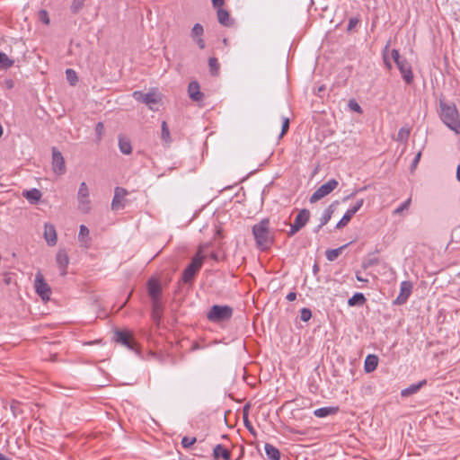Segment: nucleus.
<instances>
[{
	"label": "nucleus",
	"mask_w": 460,
	"mask_h": 460,
	"mask_svg": "<svg viewBox=\"0 0 460 460\" xmlns=\"http://www.w3.org/2000/svg\"><path fill=\"white\" fill-rule=\"evenodd\" d=\"M256 246L261 251L270 248L275 240V233L270 228V219L264 218L255 224L252 228Z\"/></svg>",
	"instance_id": "f257e3e1"
},
{
	"label": "nucleus",
	"mask_w": 460,
	"mask_h": 460,
	"mask_svg": "<svg viewBox=\"0 0 460 460\" xmlns=\"http://www.w3.org/2000/svg\"><path fill=\"white\" fill-rule=\"evenodd\" d=\"M440 118L454 132H460V118L455 104L440 102Z\"/></svg>",
	"instance_id": "f03ea898"
},
{
	"label": "nucleus",
	"mask_w": 460,
	"mask_h": 460,
	"mask_svg": "<svg viewBox=\"0 0 460 460\" xmlns=\"http://www.w3.org/2000/svg\"><path fill=\"white\" fill-rule=\"evenodd\" d=\"M208 245H209V243H205L203 245H200L198 249V252L192 258L190 265L183 270L181 279L184 283L191 282L194 279L196 274L201 269L203 261L205 259V255L203 254V250L208 248Z\"/></svg>",
	"instance_id": "7ed1b4c3"
},
{
	"label": "nucleus",
	"mask_w": 460,
	"mask_h": 460,
	"mask_svg": "<svg viewBox=\"0 0 460 460\" xmlns=\"http://www.w3.org/2000/svg\"><path fill=\"white\" fill-rule=\"evenodd\" d=\"M233 315V308L229 305H213L207 317L210 322L220 323L229 320Z\"/></svg>",
	"instance_id": "20e7f679"
},
{
	"label": "nucleus",
	"mask_w": 460,
	"mask_h": 460,
	"mask_svg": "<svg viewBox=\"0 0 460 460\" xmlns=\"http://www.w3.org/2000/svg\"><path fill=\"white\" fill-rule=\"evenodd\" d=\"M76 198L78 209L84 214L89 213L92 202L90 199V190L84 181L80 183Z\"/></svg>",
	"instance_id": "39448f33"
},
{
	"label": "nucleus",
	"mask_w": 460,
	"mask_h": 460,
	"mask_svg": "<svg viewBox=\"0 0 460 460\" xmlns=\"http://www.w3.org/2000/svg\"><path fill=\"white\" fill-rule=\"evenodd\" d=\"M339 185L338 181L335 179H331L324 184L321 185L310 197V202L315 203L318 200L322 199L325 196L329 195L332 190H334Z\"/></svg>",
	"instance_id": "423d86ee"
},
{
	"label": "nucleus",
	"mask_w": 460,
	"mask_h": 460,
	"mask_svg": "<svg viewBox=\"0 0 460 460\" xmlns=\"http://www.w3.org/2000/svg\"><path fill=\"white\" fill-rule=\"evenodd\" d=\"M132 96L135 100L140 102H143L145 103L146 105L148 106V108L152 111H155L156 108L155 107V105L158 104L159 102H160V98L158 97V95L156 94L155 92H150V93H142L141 91H135L133 93H132Z\"/></svg>",
	"instance_id": "0eeeda50"
},
{
	"label": "nucleus",
	"mask_w": 460,
	"mask_h": 460,
	"mask_svg": "<svg viewBox=\"0 0 460 460\" xmlns=\"http://www.w3.org/2000/svg\"><path fill=\"white\" fill-rule=\"evenodd\" d=\"M34 288L36 293L42 298V300L49 299L51 289L40 272H38L35 275Z\"/></svg>",
	"instance_id": "6e6552de"
},
{
	"label": "nucleus",
	"mask_w": 460,
	"mask_h": 460,
	"mask_svg": "<svg viewBox=\"0 0 460 460\" xmlns=\"http://www.w3.org/2000/svg\"><path fill=\"white\" fill-rule=\"evenodd\" d=\"M52 169L57 175H63L66 171L64 156L56 147L52 148Z\"/></svg>",
	"instance_id": "1a4fd4ad"
},
{
	"label": "nucleus",
	"mask_w": 460,
	"mask_h": 460,
	"mask_svg": "<svg viewBox=\"0 0 460 460\" xmlns=\"http://www.w3.org/2000/svg\"><path fill=\"white\" fill-rule=\"evenodd\" d=\"M115 341L126 346L130 349H135L136 342L134 341L133 335L130 332L128 331H117L114 336Z\"/></svg>",
	"instance_id": "9d476101"
},
{
	"label": "nucleus",
	"mask_w": 460,
	"mask_h": 460,
	"mask_svg": "<svg viewBox=\"0 0 460 460\" xmlns=\"http://www.w3.org/2000/svg\"><path fill=\"white\" fill-rule=\"evenodd\" d=\"M411 291L412 284L410 281H402L400 286V293L394 303L398 305L405 304L411 296Z\"/></svg>",
	"instance_id": "9b49d317"
},
{
	"label": "nucleus",
	"mask_w": 460,
	"mask_h": 460,
	"mask_svg": "<svg viewBox=\"0 0 460 460\" xmlns=\"http://www.w3.org/2000/svg\"><path fill=\"white\" fill-rule=\"evenodd\" d=\"M147 292L152 301L161 300L162 286L158 279H150L147 281Z\"/></svg>",
	"instance_id": "f8f14e48"
},
{
	"label": "nucleus",
	"mask_w": 460,
	"mask_h": 460,
	"mask_svg": "<svg viewBox=\"0 0 460 460\" xmlns=\"http://www.w3.org/2000/svg\"><path fill=\"white\" fill-rule=\"evenodd\" d=\"M128 195L127 190L117 187L114 190V197L111 202V208L113 210H119L124 208L125 197Z\"/></svg>",
	"instance_id": "ddd939ff"
},
{
	"label": "nucleus",
	"mask_w": 460,
	"mask_h": 460,
	"mask_svg": "<svg viewBox=\"0 0 460 460\" xmlns=\"http://www.w3.org/2000/svg\"><path fill=\"white\" fill-rule=\"evenodd\" d=\"M398 69L400 70V73L403 78V80L407 84H411L413 81V74L411 70V65L408 63V61L404 58L401 62L396 64Z\"/></svg>",
	"instance_id": "4468645a"
},
{
	"label": "nucleus",
	"mask_w": 460,
	"mask_h": 460,
	"mask_svg": "<svg viewBox=\"0 0 460 460\" xmlns=\"http://www.w3.org/2000/svg\"><path fill=\"white\" fill-rule=\"evenodd\" d=\"M44 238L47 243L54 246L57 243L58 236L55 226L52 224L46 223L44 226Z\"/></svg>",
	"instance_id": "2eb2a0df"
},
{
	"label": "nucleus",
	"mask_w": 460,
	"mask_h": 460,
	"mask_svg": "<svg viewBox=\"0 0 460 460\" xmlns=\"http://www.w3.org/2000/svg\"><path fill=\"white\" fill-rule=\"evenodd\" d=\"M188 93L190 98L195 102H200L204 98V93L200 92V87L197 81H192L189 84Z\"/></svg>",
	"instance_id": "dca6fc26"
},
{
	"label": "nucleus",
	"mask_w": 460,
	"mask_h": 460,
	"mask_svg": "<svg viewBox=\"0 0 460 460\" xmlns=\"http://www.w3.org/2000/svg\"><path fill=\"white\" fill-rule=\"evenodd\" d=\"M57 264L60 270V274L65 276L66 274V268L69 263V257L66 251L60 250L56 257Z\"/></svg>",
	"instance_id": "f3484780"
},
{
	"label": "nucleus",
	"mask_w": 460,
	"mask_h": 460,
	"mask_svg": "<svg viewBox=\"0 0 460 460\" xmlns=\"http://www.w3.org/2000/svg\"><path fill=\"white\" fill-rule=\"evenodd\" d=\"M310 219V211L308 209H301L296 215L294 225H296V229H302Z\"/></svg>",
	"instance_id": "a211bd4d"
},
{
	"label": "nucleus",
	"mask_w": 460,
	"mask_h": 460,
	"mask_svg": "<svg viewBox=\"0 0 460 460\" xmlns=\"http://www.w3.org/2000/svg\"><path fill=\"white\" fill-rule=\"evenodd\" d=\"M163 310L164 307L161 300L152 301V318L156 323H159L162 319Z\"/></svg>",
	"instance_id": "6ab92c4d"
},
{
	"label": "nucleus",
	"mask_w": 460,
	"mask_h": 460,
	"mask_svg": "<svg viewBox=\"0 0 460 460\" xmlns=\"http://www.w3.org/2000/svg\"><path fill=\"white\" fill-rule=\"evenodd\" d=\"M378 357L376 355H368L364 363V369L366 373H371L377 367Z\"/></svg>",
	"instance_id": "aec40b11"
},
{
	"label": "nucleus",
	"mask_w": 460,
	"mask_h": 460,
	"mask_svg": "<svg viewBox=\"0 0 460 460\" xmlns=\"http://www.w3.org/2000/svg\"><path fill=\"white\" fill-rule=\"evenodd\" d=\"M213 455L216 459L222 457L224 460H230L232 456L231 452L220 444L214 447Z\"/></svg>",
	"instance_id": "412c9836"
},
{
	"label": "nucleus",
	"mask_w": 460,
	"mask_h": 460,
	"mask_svg": "<svg viewBox=\"0 0 460 460\" xmlns=\"http://www.w3.org/2000/svg\"><path fill=\"white\" fill-rule=\"evenodd\" d=\"M426 384V380H422L419 382L418 384H413L410 385L409 387L402 389L401 392V395L402 397H408L410 395H412L420 391V389Z\"/></svg>",
	"instance_id": "4be33fe9"
},
{
	"label": "nucleus",
	"mask_w": 460,
	"mask_h": 460,
	"mask_svg": "<svg viewBox=\"0 0 460 460\" xmlns=\"http://www.w3.org/2000/svg\"><path fill=\"white\" fill-rule=\"evenodd\" d=\"M22 195L32 204L37 203L41 198V192L38 189L25 190Z\"/></svg>",
	"instance_id": "5701e85b"
},
{
	"label": "nucleus",
	"mask_w": 460,
	"mask_h": 460,
	"mask_svg": "<svg viewBox=\"0 0 460 460\" xmlns=\"http://www.w3.org/2000/svg\"><path fill=\"white\" fill-rule=\"evenodd\" d=\"M337 407H323L314 411V415L318 418H325L329 415L337 413Z\"/></svg>",
	"instance_id": "b1692460"
},
{
	"label": "nucleus",
	"mask_w": 460,
	"mask_h": 460,
	"mask_svg": "<svg viewBox=\"0 0 460 460\" xmlns=\"http://www.w3.org/2000/svg\"><path fill=\"white\" fill-rule=\"evenodd\" d=\"M119 147L122 154L130 155L132 153V146L130 140L125 137H119Z\"/></svg>",
	"instance_id": "393cba45"
},
{
	"label": "nucleus",
	"mask_w": 460,
	"mask_h": 460,
	"mask_svg": "<svg viewBox=\"0 0 460 460\" xmlns=\"http://www.w3.org/2000/svg\"><path fill=\"white\" fill-rule=\"evenodd\" d=\"M264 447L266 455L270 460H280V452L276 447L266 443Z\"/></svg>",
	"instance_id": "a878e982"
},
{
	"label": "nucleus",
	"mask_w": 460,
	"mask_h": 460,
	"mask_svg": "<svg viewBox=\"0 0 460 460\" xmlns=\"http://www.w3.org/2000/svg\"><path fill=\"white\" fill-rule=\"evenodd\" d=\"M88 235L89 229L84 225L80 226L78 238L79 241L82 243L83 246H84L85 248L90 246V239L88 238Z\"/></svg>",
	"instance_id": "bb28decb"
},
{
	"label": "nucleus",
	"mask_w": 460,
	"mask_h": 460,
	"mask_svg": "<svg viewBox=\"0 0 460 460\" xmlns=\"http://www.w3.org/2000/svg\"><path fill=\"white\" fill-rule=\"evenodd\" d=\"M217 19L224 26H229L231 24L229 13L223 8L217 10Z\"/></svg>",
	"instance_id": "cd10ccee"
},
{
	"label": "nucleus",
	"mask_w": 460,
	"mask_h": 460,
	"mask_svg": "<svg viewBox=\"0 0 460 460\" xmlns=\"http://www.w3.org/2000/svg\"><path fill=\"white\" fill-rule=\"evenodd\" d=\"M209 72L212 75L219 74L220 64L217 58L211 57L208 58Z\"/></svg>",
	"instance_id": "c85d7f7f"
},
{
	"label": "nucleus",
	"mask_w": 460,
	"mask_h": 460,
	"mask_svg": "<svg viewBox=\"0 0 460 460\" xmlns=\"http://www.w3.org/2000/svg\"><path fill=\"white\" fill-rule=\"evenodd\" d=\"M14 61L5 53L0 52V68L7 69L13 66Z\"/></svg>",
	"instance_id": "c756f323"
},
{
	"label": "nucleus",
	"mask_w": 460,
	"mask_h": 460,
	"mask_svg": "<svg viewBox=\"0 0 460 460\" xmlns=\"http://www.w3.org/2000/svg\"><path fill=\"white\" fill-rule=\"evenodd\" d=\"M366 302V298L362 293L354 294L348 301L349 305L354 306L357 305H363Z\"/></svg>",
	"instance_id": "7c9ffc66"
},
{
	"label": "nucleus",
	"mask_w": 460,
	"mask_h": 460,
	"mask_svg": "<svg viewBox=\"0 0 460 460\" xmlns=\"http://www.w3.org/2000/svg\"><path fill=\"white\" fill-rule=\"evenodd\" d=\"M161 138L166 144H169L172 141L170 130L166 121H163L161 125Z\"/></svg>",
	"instance_id": "2f4dec72"
},
{
	"label": "nucleus",
	"mask_w": 460,
	"mask_h": 460,
	"mask_svg": "<svg viewBox=\"0 0 460 460\" xmlns=\"http://www.w3.org/2000/svg\"><path fill=\"white\" fill-rule=\"evenodd\" d=\"M332 213H333V209H332V206H330L329 208H327L324 210L322 217L320 218L319 227L323 226L330 221V219L332 218Z\"/></svg>",
	"instance_id": "473e14b6"
},
{
	"label": "nucleus",
	"mask_w": 460,
	"mask_h": 460,
	"mask_svg": "<svg viewBox=\"0 0 460 460\" xmlns=\"http://www.w3.org/2000/svg\"><path fill=\"white\" fill-rule=\"evenodd\" d=\"M352 217H353V215L349 210H347L346 213L341 217V219L337 223L336 228H338V229L343 228L344 226H346L349 224V222L351 220Z\"/></svg>",
	"instance_id": "72a5a7b5"
},
{
	"label": "nucleus",
	"mask_w": 460,
	"mask_h": 460,
	"mask_svg": "<svg viewBox=\"0 0 460 460\" xmlns=\"http://www.w3.org/2000/svg\"><path fill=\"white\" fill-rule=\"evenodd\" d=\"M204 33V28L201 24L196 23L192 27L190 36L192 39L201 38Z\"/></svg>",
	"instance_id": "f704fd0d"
},
{
	"label": "nucleus",
	"mask_w": 460,
	"mask_h": 460,
	"mask_svg": "<svg viewBox=\"0 0 460 460\" xmlns=\"http://www.w3.org/2000/svg\"><path fill=\"white\" fill-rule=\"evenodd\" d=\"M342 249H343V247L326 251L325 254H326L327 260L330 261H333L334 260H336L341 253Z\"/></svg>",
	"instance_id": "c9c22d12"
},
{
	"label": "nucleus",
	"mask_w": 460,
	"mask_h": 460,
	"mask_svg": "<svg viewBox=\"0 0 460 460\" xmlns=\"http://www.w3.org/2000/svg\"><path fill=\"white\" fill-rule=\"evenodd\" d=\"M66 75L67 81L70 83L71 85H75L77 83V75L75 70L68 68L66 70Z\"/></svg>",
	"instance_id": "e433bc0d"
},
{
	"label": "nucleus",
	"mask_w": 460,
	"mask_h": 460,
	"mask_svg": "<svg viewBox=\"0 0 460 460\" xmlns=\"http://www.w3.org/2000/svg\"><path fill=\"white\" fill-rule=\"evenodd\" d=\"M348 106H349V110L352 111H355L358 114L363 113L362 108L354 99H351L349 101Z\"/></svg>",
	"instance_id": "4c0bfd02"
},
{
	"label": "nucleus",
	"mask_w": 460,
	"mask_h": 460,
	"mask_svg": "<svg viewBox=\"0 0 460 460\" xmlns=\"http://www.w3.org/2000/svg\"><path fill=\"white\" fill-rule=\"evenodd\" d=\"M389 46H390V42H388L386 44V46L385 47V49H384L383 59H384V63H385L386 68L388 70H391L392 69V63H391V61H390V59L388 58V56H387Z\"/></svg>",
	"instance_id": "58836bf2"
},
{
	"label": "nucleus",
	"mask_w": 460,
	"mask_h": 460,
	"mask_svg": "<svg viewBox=\"0 0 460 460\" xmlns=\"http://www.w3.org/2000/svg\"><path fill=\"white\" fill-rule=\"evenodd\" d=\"M411 203V199L409 198L405 200L401 206H399L396 209L394 210V215L401 214L402 211L407 210L410 208Z\"/></svg>",
	"instance_id": "ea45409f"
},
{
	"label": "nucleus",
	"mask_w": 460,
	"mask_h": 460,
	"mask_svg": "<svg viewBox=\"0 0 460 460\" xmlns=\"http://www.w3.org/2000/svg\"><path fill=\"white\" fill-rule=\"evenodd\" d=\"M85 0H73L71 4V10L76 13L80 9L83 8Z\"/></svg>",
	"instance_id": "a19ab883"
},
{
	"label": "nucleus",
	"mask_w": 460,
	"mask_h": 460,
	"mask_svg": "<svg viewBox=\"0 0 460 460\" xmlns=\"http://www.w3.org/2000/svg\"><path fill=\"white\" fill-rule=\"evenodd\" d=\"M95 133L97 136V140L100 141L102 138L104 133V125L102 122H98L95 126Z\"/></svg>",
	"instance_id": "79ce46f5"
},
{
	"label": "nucleus",
	"mask_w": 460,
	"mask_h": 460,
	"mask_svg": "<svg viewBox=\"0 0 460 460\" xmlns=\"http://www.w3.org/2000/svg\"><path fill=\"white\" fill-rule=\"evenodd\" d=\"M196 442V438L183 437L181 439V446L184 448L190 447Z\"/></svg>",
	"instance_id": "37998d69"
},
{
	"label": "nucleus",
	"mask_w": 460,
	"mask_h": 460,
	"mask_svg": "<svg viewBox=\"0 0 460 460\" xmlns=\"http://www.w3.org/2000/svg\"><path fill=\"white\" fill-rule=\"evenodd\" d=\"M312 317V312L308 308H303L300 312V318L303 322H307Z\"/></svg>",
	"instance_id": "c03bdc74"
},
{
	"label": "nucleus",
	"mask_w": 460,
	"mask_h": 460,
	"mask_svg": "<svg viewBox=\"0 0 460 460\" xmlns=\"http://www.w3.org/2000/svg\"><path fill=\"white\" fill-rule=\"evenodd\" d=\"M289 119L288 118H283V122H282V128H281V132H280V135H279V138L283 137L284 135L288 131V128H289Z\"/></svg>",
	"instance_id": "a18cd8bd"
},
{
	"label": "nucleus",
	"mask_w": 460,
	"mask_h": 460,
	"mask_svg": "<svg viewBox=\"0 0 460 460\" xmlns=\"http://www.w3.org/2000/svg\"><path fill=\"white\" fill-rule=\"evenodd\" d=\"M363 204H364V199H360L356 202V204L353 207H351L348 210L354 216L361 208Z\"/></svg>",
	"instance_id": "49530a36"
},
{
	"label": "nucleus",
	"mask_w": 460,
	"mask_h": 460,
	"mask_svg": "<svg viewBox=\"0 0 460 460\" xmlns=\"http://www.w3.org/2000/svg\"><path fill=\"white\" fill-rule=\"evenodd\" d=\"M410 136V129L406 128H400L398 132V139L400 140H406L408 139Z\"/></svg>",
	"instance_id": "de8ad7c7"
},
{
	"label": "nucleus",
	"mask_w": 460,
	"mask_h": 460,
	"mask_svg": "<svg viewBox=\"0 0 460 460\" xmlns=\"http://www.w3.org/2000/svg\"><path fill=\"white\" fill-rule=\"evenodd\" d=\"M1 85L5 90H12L14 87V81L13 79H4Z\"/></svg>",
	"instance_id": "09e8293b"
},
{
	"label": "nucleus",
	"mask_w": 460,
	"mask_h": 460,
	"mask_svg": "<svg viewBox=\"0 0 460 460\" xmlns=\"http://www.w3.org/2000/svg\"><path fill=\"white\" fill-rule=\"evenodd\" d=\"M358 22H359V19L358 17H351L349 20L347 31H351L358 24Z\"/></svg>",
	"instance_id": "8fccbe9b"
},
{
	"label": "nucleus",
	"mask_w": 460,
	"mask_h": 460,
	"mask_svg": "<svg viewBox=\"0 0 460 460\" xmlns=\"http://www.w3.org/2000/svg\"><path fill=\"white\" fill-rule=\"evenodd\" d=\"M391 55H392V58L394 59L395 64H397L404 59V58H401L399 51L397 49H393L391 51Z\"/></svg>",
	"instance_id": "3c124183"
},
{
	"label": "nucleus",
	"mask_w": 460,
	"mask_h": 460,
	"mask_svg": "<svg viewBox=\"0 0 460 460\" xmlns=\"http://www.w3.org/2000/svg\"><path fill=\"white\" fill-rule=\"evenodd\" d=\"M40 20L46 23V24H49V16H48V13L46 11H41L40 13Z\"/></svg>",
	"instance_id": "603ef678"
},
{
	"label": "nucleus",
	"mask_w": 460,
	"mask_h": 460,
	"mask_svg": "<svg viewBox=\"0 0 460 460\" xmlns=\"http://www.w3.org/2000/svg\"><path fill=\"white\" fill-rule=\"evenodd\" d=\"M193 40L196 41L197 45L199 46V48L200 49H205L206 44H205V40H203L202 37L201 38H196V39H193Z\"/></svg>",
	"instance_id": "864d4df0"
},
{
	"label": "nucleus",
	"mask_w": 460,
	"mask_h": 460,
	"mask_svg": "<svg viewBox=\"0 0 460 460\" xmlns=\"http://www.w3.org/2000/svg\"><path fill=\"white\" fill-rule=\"evenodd\" d=\"M225 4V0H212V4L215 8H217V10L219 8H222V6L224 5Z\"/></svg>",
	"instance_id": "5fc2aeb1"
},
{
	"label": "nucleus",
	"mask_w": 460,
	"mask_h": 460,
	"mask_svg": "<svg viewBox=\"0 0 460 460\" xmlns=\"http://www.w3.org/2000/svg\"><path fill=\"white\" fill-rule=\"evenodd\" d=\"M301 229H296V225L292 224L289 232L288 233V236H292L296 234Z\"/></svg>",
	"instance_id": "6e6d98bb"
},
{
	"label": "nucleus",
	"mask_w": 460,
	"mask_h": 460,
	"mask_svg": "<svg viewBox=\"0 0 460 460\" xmlns=\"http://www.w3.org/2000/svg\"><path fill=\"white\" fill-rule=\"evenodd\" d=\"M296 298V294L295 292H290L287 295V299L288 301H294Z\"/></svg>",
	"instance_id": "4d7b16f0"
},
{
	"label": "nucleus",
	"mask_w": 460,
	"mask_h": 460,
	"mask_svg": "<svg viewBox=\"0 0 460 460\" xmlns=\"http://www.w3.org/2000/svg\"><path fill=\"white\" fill-rule=\"evenodd\" d=\"M244 423L245 427L249 429V431L252 432V434H255L254 429L252 426V424L248 420H244Z\"/></svg>",
	"instance_id": "13d9d810"
},
{
	"label": "nucleus",
	"mask_w": 460,
	"mask_h": 460,
	"mask_svg": "<svg viewBox=\"0 0 460 460\" xmlns=\"http://www.w3.org/2000/svg\"><path fill=\"white\" fill-rule=\"evenodd\" d=\"M356 278L358 281L360 282H367V279H364L363 277H361L359 274H357L356 275Z\"/></svg>",
	"instance_id": "bf43d9fd"
},
{
	"label": "nucleus",
	"mask_w": 460,
	"mask_h": 460,
	"mask_svg": "<svg viewBox=\"0 0 460 460\" xmlns=\"http://www.w3.org/2000/svg\"><path fill=\"white\" fill-rule=\"evenodd\" d=\"M456 178L460 181V164L458 165L456 170Z\"/></svg>",
	"instance_id": "052dcab7"
},
{
	"label": "nucleus",
	"mask_w": 460,
	"mask_h": 460,
	"mask_svg": "<svg viewBox=\"0 0 460 460\" xmlns=\"http://www.w3.org/2000/svg\"><path fill=\"white\" fill-rule=\"evenodd\" d=\"M0 460H11L8 456L0 453Z\"/></svg>",
	"instance_id": "680f3d73"
},
{
	"label": "nucleus",
	"mask_w": 460,
	"mask_h": 460,
	"mask_svg": "<svg viewBox=\"0 0 460 460\" xmlns=\"http://www.w3.org/2000/svg\"><path fill=\"white\" fill-rule=\"evenodd\" d=\"M420 153H419V154L416 155V157H415V159H414L413 163H414V164L418 163V162H419V160H420Z\"/></svg>",
	"instance_id": "e2e57ef3"
},
{
	"label": "nucleus",
	"mask_w": 460,
	"mask_h": 460,
	"mask_svg": "<svg viewBox=\"0 0 460 460\" xmlns=\"http://www.w3.org/2000/svg\"><path fill=\"white\" fill-rule=\"evenodd\" d=\"M210 256H211L212 259L217 260V256L216 253L212 252Z\"/></svg>",
	"instance_id": "0e129e2a"
},
{
	"label": "nucleus",
	"mask_w": 460,
	"mask_h": 460,
	"mask_svg": "<svg viewBox=\"0 0 460 460\" xmlns=\"http://www.w3.org/2000/svg\"><path fill=\"white\" fill-rule=\"evenodd\" d=\"M3 136V127L2 125L0 124V137Z\"/></svg>",
	"instance_id": "69168bd1"
},
{
	"label": "nucleus",
	"mask_w": 460,
	"mask_h": 460,
	"mask_svg": "<svg viewBox=\"0 0 460 460\" xmlns=\"http://www.w3.org/2000/svg\"><path fill=\"white\" fill-rule=\"evenodd\" d=\"M354 195H355V192H354V193H351L350 195H349V196H347V197H346V199H349V198L353 197Z\"/></svg>",
	"instance_id": "338daca9"
}]
</instances>
